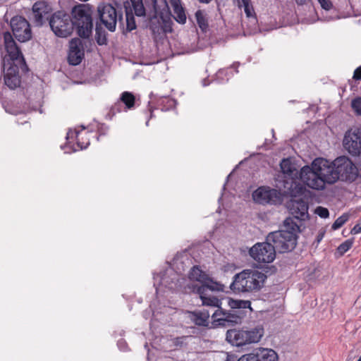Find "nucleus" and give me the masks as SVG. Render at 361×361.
Listing matches in <instances>:
<instances>
[{
    "mask_svg": "<svg viewBox=\"0 0 361 361\" xmlns=\"http://www.w3.org/2000/svg\"><path fill=\"white\" fill-rule=\"evenodd\" d=\"M72 16L73 19L63 11L54 13L49 21L51 30L58 37H67L75 27L80 37L88 38L92 35L93 29L92 13L89 6L85 4L75 6L72 10Z\"/></svg>",
    "mask_w": 361,
    "mask_h": 361,
    "instance_id": "f257e3e1",
    "label": "nucleus"
},
{
    "mask_svg": "<svg viewBox=\"0 0 361 361\" xmlns=\"http://www.w3.org/2000/svg\"><path fill=\"white\" fill-rule=\"evenodd\" d=\"M300 180L307 187L317 190L325 188L338 180L335 160L330 162L323 158L315 159L310 166L306 165L300 171Z\"/></svg>",
    "mask_w": 361,
    "mask_h": 361,
    "instance_id": "f03ea898",
    "label": "nucleus"
},
{
    "mask_svg": "<svg viewBox=\"0 0 361 361\" xmlns=\"http://www.w3.org/2000/svg\"><path fill=\"white\" fill-rule=\"evenodd\" d=\"M191 281H195L200 285L192 286V291L199 295L203 305H218L219 300L211 295L212 292L224 290V286L216 281H214L198 266L192 267L188 274Z\"/></svg>",
    "mask_w": 361,
    "mask_h": 361,
    "instance_id": "7ed1b4c3",
    "label": "nucleus"
},
{
    "mask_svg": "<svg viewBox=\"0 0 361 361\" xmlns=\"http://www.w3.org/2000/svg\"><path fill=\"white\" fill-rule=\"evenodd\" d=\"M284 229L269 233L267 240L271 242L276 252L284 253L292 251L297 245L298 223L287 217L283 221Z\"/></svg>",
    "mask_w": 361,
    "mask_h": 361,
    "instance_id": "20e7f679",
    "label": "nucleus"
},
{
    "mask_svg": "<svg viewBox=\"0 0 361 361\" xmlns=\"http://www.w3.org/2000/svg\"><path fill=\"white\" fill-rule=\"evenodd\" d=\"M267 275L257 269H245L233 276L231 289L238 293H251L260 290L267 279Z\"/></svg>",
    "mask_w": 361,
    "mask_h": 361,
    "instance_id": "39448f33",
    "label": "nucleus"
},
{
    "mask_svg": "<svg viewBox=\"0 0 361 361\" xmlns=\"http://www.w3.org/2000/svg\"><path fill=\"white\" fill-rule=\"evenodd\" d=\"M280 167L281 171L276 178V185L283 193L292 194L296 188V181L300 178V172L290 159H283Z\"/></svg>",
    "mask_w": 361,
    "mask_h": 361,
    "instance_id": "423d86ee",
    "label": "nucleus"
},
{
    "mask_svg": "<svg viewBox=\"0 0 361 361\" xmlns=\"http://www.w3.org/2000/svg\"><path fill=\"white\" fill-rule=\"evenodd\" d=\"M221 301L219 300L218 305H208L209 307H216V310L212 313V325L217 326H231L241 323L245 313L243 310H230L228 311L224 310L221 307Z\"/></svg>",
    "mask_w": 361,
    "mask_h": 361,
    "instance_id": "0eeeda50",
    "label": "nucleus"
},
{
    "mask_svg": "<svg viewBox=\"0 0 361 361\" xmlns=\"http://www.w3.org/2000/svg\"><path fill=\"white\" fill-rule=\"evenodd\" d=\"M263 335V329L255 327L251 329H230L226 332V341L237 347L257 343Z\"/></svg>",
    "mask_w": 361,
    "mask_h": 361,
    "instance_id": "6e6552de",
    "label": "nucleus"
},
{
    "mask_svg": "<svg viewBox=\"0 0 361 361\" xmlns=\"http://www.w3.org/2000/svg\"><path fill=\"white\" fill-rule=\"evenodd\" d=\"M100 22L111 32L116 30L117 21L123 27V16L118 14L116 8L110 4H101L97 6Z\"/></svg>",
    "mask_w": 361,
    "mask_h": 361,
    "instance_id": "1a4fd4ad",
    "label": "nucleus"
},
{
    "mask_svg": "<svg viewBox=\"0 0 361 361\" xmlns=\"http://www.w3.org/2000/svg\"><path fill=\"white\" fill-rule=\"evenodd\" d=\"M336 175L338 180L343 181H354L358 175L356 166L347 157H340L335 159Z\"/></svg>",
    "mask_w": 361,
    "mask_h": 361,
    "instance_id": "9d476101",
    "label": "nucleus"
},
{
    "mask_svg": "<svg viewBox=\"0 0 361 361\" xmlns=\"http://www.w3.org/2000/svg\"><path fill=\"white\" fill-rule=\"evenodd\" d=\"M276 250L271 243L266 240L264 243H258L252 246L250 251V255L256 261L263 263H270L276 257Z\"/></svg>",
    "mask_w": 361,
    "mask_h": 361,
    "instance_id": "9b49d317",
    "label": "nucleus"
},
{
    "mask_svg": "<svg viewBox=\"0 0 361 361\" xmlns=\"http://www.w3.org/2000/svg\"><path fill=\"white\" fill-rule=\"evenodd\" d=\"M254 201L258 204H279L282 202V195L276 189L269 187H259L252 193Z\"/></svg>",
    "mask_w": 361,
    "mask_h": 361,
    "instance_id": "f8f14e48",
    "label": "nucleus"
},
{
    "mask_svg": "<svg viewBox=\"0 0 361 361\" xmlns=\"http://www.w3.org/2000/svg\"><path fill=\"white\" fill-rule=\"evenodd\" d=\"M11 27L16 39L20 42H25L32 37L30 23L22 16H14L11 20Z\"/></svg>",
    "mask_w": 361,
    "mask_h": 361,
    "instance_id": "ddd939ff",
    "label": "nucleus"
},
{
    "mask_svg": "<svg viewBox=\"0 0 361 361\" xmlns=\"http://www.w3.org/2000/svg\"><path fill=\"white\" fill-rule=\"evenodd\" d=\"M343 145L351 155L361 154V129L355 128L348 130L344 135Z\"/></svg>",
    "mask_w": 361,
    "mask_h": 361,
    "instance_id": "4468645a",
    "label": "nucleus"
},
{
    "mask_svg": "<svg viewBox=\"0 0 361 361\" xmlns=\"http://www.w3.org/2000/svg\"><path fill=\"white\" fill-rule=\"evenodd\" d=\"M85 51L82 40L73 38L69 42L68 63L73 66L80 64L84 58Z\"/></svg>",
    "mask_w": 361,
    "mask_h": 361,
    "instance_id": "2eb2a0df",
    "label": "nucleus"
},
{
    "mask_svg": "<svg viewBox=\"0 0 361 361\" xmlns=\"http://www.w3.org/2000/svg\"><path fill=\"white\" fill-rule=\"evenodd\" d=\"M308 209L307 203L302 199L292 201L289 206L291 218L297 223L308 217Z\"/></svg>",
    "mask_w": 361,
    "mask_h": 361,
    "instance_id": "dca6fc26",
    "label": "nucleus"
},
{
    "mask_svg": "<svg viewBox=\"0 0 361 361\" xmlns=\"http://www.w3.org/2000/svg\"><path fill=\"white\" fill-rule=\"evenodd\" d=\"M51 7L46 1H37L32 6L33 19L37 26H42L49 18Z\"/></svg>",
    "mask_w": 361,
    "mask_h": 361,
    "instance_id": "f3484780",
    "label": "nucleus"
},
{
    "mask_svg": "<svg viewBox=\"0 0 361 361\" xmlns=\"http://www.w3.org/2000/svg\"><path fill=\"white\" fill-rule=\"evenodd\" d=\"M4 44L5 51L12 60H18L20 58H23L20 49L9 32L4 33Z\"/></svg>",
    "mask_w": 361,
    "mask_h": 361,
    "instance_id": "a211bd4d",
    "label": "nucleus"
},
{
    "mask_svg": "<svg viewBox=\"0 0 361 361\" xmlns=\"http://www.w3.org/2000/svg\"><path fill=\"white\" fill-rule=\"evenodd\" d=\"M159 283L169 290H176L178 287V276L172 269H168L160 276Z\"/></svg>",
    "mask_w": 361,
    "mask_h": 361,
    "instance_id": "6ab92c4d",
    "label": "nucleus"
},
{
    "mask_svg": "<svg viewBox=\"0 0 361 361\" xmlns=\"http://www.w3.org/2000/svg\"><path fill=\"white\" fill-rule=\"evenodd\" d=\"M4 82L10 89H15L20 83V77L18 74V68L10 67L4 73Z\"/></svg>",
    "mask_w": 361,
    "mask_h": 361,
    "instance_id": "aec40b11",
    "label": "nucleus"
},
{
    "mask_svg": "<svg viewBox=\"0 0 361 361\" xmlns=\"http://www.w3.org/2000/svg\"><path fill=\"white\" fill-rule=\"evenodd\" d=\"M210 312L208 310L203 309L199 311L191 312L190 319L197 326H207Z\"/></svg>",
    "mask_w": 361,
    "mask_h": 361,
    "instance_id": "412c9836",
    "label": "nucleus"
},
{
    "mask_svg": "<svg viewBox=\"0 0 361 361\" xmlns=\"http://www.w3.org/2000/svg\"><path fill=\"white\" fill-rule=\"evenodd\" d=\"M123 6L125 8L126 13V32H129L136 29L137 25L135 23V19L134 16V13H133L132 8L128 1H126L123 4Z\"/></svg>",
    "mask_w": 361,
    "mask_h": 361,
    "instance_id": "4be33fe9",
    "label": "nucleus"
},
{
    "mask_svg": "<svg viewBox=\"0 0 361 361\" xmlns=\"http://www.w3.org/2000/svg\"><path fill=\"white\" fill-rule=\"evenodd\" d=\"M173 7V16L179 23H185L186 21V16L185 11L180 4V0H171Z\"/></svg>",
    "mask_w": 361,
    "mask_h": 361,
    "instance_id": "5701e85b",
    "label": "nucleus"
},
{
    "mask_svg": "<svg viewBox=\"0 0 361 361\" xmlns=\"http://www.w3.org/2000/svg\"><path fill=\"white\" fill-rule=\"evenodd\" d=\"M258 361H277L278 355L272 349L263 348L257 353Z\"/></svg>",
    "mask_w": 361,
    "mask_h": 361,
    "instance_id": "b1692460",
    "label": "nucleus"
},
{
    "mask_svg": "<svg viewBox=\"0 0 361 361\" xmlns=\"http://www.w3.org/2000/svg\"><path fill=\"white\" fill-rule=\"evenodd\" d=\"M135 96L129 92H124L121 94L120 101L123 104H125L124 111H127L128 109L133 108L135 105Z\"/></svg>",
    "mask_w": 361,
    "mask_h": 361,
    "instance_id": "393cba45",
    "label": "nucleus"
},
{
    "mask_svg": "<svg viewBox=\"0 0 361 361\" xmlns=\"http://www.w3.org/2000/svg\"><path fill=\"white\" fill-rule=\"evenodd\" d=\"M228 305L231 310H243L247 308H250L251 303L249 300H233L230 299ZM245 313V312H243Z\"/></svg>",
    "mask_w": 361,
    "mask_h": 361,
    "instance_id": "a878e982",
    "label": "nucleus"
},
{
    "mask_svg": "<svg viewBox=\"0 0 361 361\" xmlns=\"http://www.w3.org/2000/svg\"><path fill=\"white\" fill-rule=\"evenodd\" d=\"M195 18L199 27L202 30V31L206 32L208 28V23L204 12L198 10L195 13Z\"/></svg>",
    "mask_w": 361,
    "mask_h": 361,
    "instance_id": "bb28decb",
    "label": "nucleus"
},
{
    "mask_svg": "<svg viewBox=\"0 0 361 361\" xmlns=\"http://www.w3.org/2000/svg\"><path fill=\"white\" fill-rule=\"evenodd\" d=\"M132 10L134 11V14L137 17L146 16V9L144 6L142 0L139 1L137 3L131 4Z\"/></svg>",
    "mask_w": 361,
    "mask_h": 361,
    "instance_id": "cd10ccee",
    "label": "nucleus"
},
{
    "mask_svg": "<svg viewBox=\"0 0 361 361\" xmlns=\"http://www.w3.org/2000/svg\"><path fill=\"white\" fill-rule=\"evenodd\" d=\"M176 100L171 98L163 97L159 101L158 104L162 106V111H168L173 108L176 106Z\"/></svg>",
    "mask_w": 361,
    "mask_h": 361,
    "instance_id": "c85d7f7f",
    "label": "nucleus"
},
{
    "mask_svg": "<svg viewBox=\"0 0 361 361\" xmlns=\"http://www.w3.org/2000/svg\"><path fill=\"white\" fill-rule=\"evenodd\" d=\"M124 107L123 104L120 100L117 101L110 109L107 116L109 117L110 119L113 118L117 113L121 112L123 110L124 111Z\"/></svg>",
    "mask_w": 361,
    "mask_h": 361,
    "instance_id": "c756f323",
    "label": "nucleus"
},
{
    "mask_svg": "<svg viewBox=\"0 0 361 361\" xmlns=\"http://www.w3.org/2000/svg\"><path fill=\"white\" fill-rule=\"evenodd\" d=\"M348 218L349 216L348 214H342L334 221L331 226V228L334 231L340 228L348 220Z\"/></svg>",
    "mask_w": 361,
    "mask_h": 361,
    "instance_id": "7c9ffc66",
    "label": "nucleus"
},
{
    "mask_svg": "<svg viewBox=\"0 0 361 361\" xmlns=\"http://www.w3.org/2000/svg\"><path fill=\"white\" fill-rule=\"evenodd\" d=\"M353 245L352 240H346L345 242L341 243L337 248L338 252L341 255L345 254L347 251H348Z\"/></svg>",
    "mask_w": 361,
    "mask_h": 361,
    "instance_id": "2f4dec72",
    "label": "nucleus"
},
{
    "mask_svg": "<svg viewBox=\"0 0 361 361\" xmlns=\"http://www.w3.org/2000/svg\"><path fill=\"white\" fill-rule=\"evenodd\" d=\"M228 71L229 68L220 69L216 74V80L220 83L227 82L229 78L224 79V77L228 75Z\"/></svg>",
    "mask_w": 361,
    "mask_h": 361,
    "instance_id": "473e14b6",
    "label": "nucleus"
},
{
    "mask_svg": "<svg viewBox=\"0 0 361 361\" xmlns=\"http://www.w3.org/2000/svg\"><path fill=\"white\" fill-rule=\"evenodd\" d=\"M351 107L357 115L361 116V97H356L352 100Z\"/></svg>",
    "mask_w": 361,
    "mask_h": 361,
    "instance_id": "72a5a7b5",
    "label": "nucleus"
},
{
    "mask_svg": "<svg viewBox=\"0 0 361 361\" xmlns=\"http://www.w3.org/2000/svg\"><path fill=\"white\" fill-rule=\"evenodd\" d=\"M315 214L321 218H327L329 216V212L328 209L319 206L315 209Z\"/></svg>",
    "mask_w": 361,
    "mask_h": 361,
    "instance_id": "f704fd0d",
    "label": "nucleus"
},
{
    "mask_svg": "<svg viewBox=\"0 0 361 361\" xmlns=\"http://www.w3.org/2000/svg\"><path fill=\"white\" fill-rule=\"evenodd\" d=\"M95 31H96V35H97V43L99 45L105 44L106 43V37L104 35L102 36L100 35V28L99 27V25H98L97 23L96 25Z\"/></svg>",
    "mask_w": 361,
    "mask_h": 361,
    "instance_id": "c9c22d12",
    "label": "nucleus"
},
{
    "mask_svg": "<svg viewBox=\"0 0 361 361\" xmlns=\"http://www.w3.org/2000/svg\"><path fill=\"white\" fill-rule=\"evenodd\" d=\"M237 361H258L257 355L249 353L242 355Z\"/></svg>",
    "mask_w": 361,
    "mask_h": 361,
    "instance_id": "e433bc0d",
    "label": "nucleus"
},
{
    "mask_svg": "<svg viewBox=\"0 0 361 361\" xmlns=\"http://www.w3.org/2000/svg\"><path fill=\"white\" fill-rule=\"evenodd\" d=\"M187 336L176 337L171 340L172 344L175 347H182L185 344Z\"/></svg>",
    "mask_w": 361,
    "mask_h": 361,
    "instance_id": "4c0bfd02",
    "label": "nucleus"
},
{
    "mask_svg": "<svg viewBox=\"0 0 361 361\" xmlns=\"http://www.w3.org/2000/svg\"><path fill=\"white\" fill-rule=\"evenodd\" d=\"M322 8L329 11L333 5L330 0H318Z\"/></svg>",
    "mask_w": 361,
    "mask_h": 361,
    "instance_id": "58836bf2",
    "label": "nucleus"
},
{
    "mask_svg": "<svg viewBox=\"0 0 361 361\" xmlns=\"http://www.w3.org/2000/svg\"><path fill=\"white\" fill-rule=\"evenodd\" d=\"M152 7H153V13H149L148 15V18L151 20L157 18V14L158 12L157 8V0H152Z\"/></svg>",
    "mask_w": 361,
    "mask_h": 361,
    "instance_id": "ea45409f",
    "label": "nucleus"
},
{
    "mask_svg": "<svg viewBox=\"0 0 361 361\" xmlns=\"http://www.w3.org/2000/svg\"><path fill=\"white\" fill-rule=\"evenodd\" d=\"M244 11L248 18L252 17L255 15L253 6L251 4L244 8Z\"/></svg>",
    "mask_w": 361,
    "mask_h": 361,
    "instance_id": "a19ab883",
    "label": "nucleus"
},
{
    "mask_svg": "<svg viewBox=\"0 0 361 361\" xmlns=\"http://www.w3.org/2000/svg\"><path fill=\"white\" fill-rule=\"evenodd\" d=\"M78 134H79V132L78 130H73L70 129L66 134V140L72 139L75 137L77 138L78 137Z\"/></svg>",
    "mask_w": 361,
    "mask_h": 361,
    "instance_id": "79ce46f5",
    "label": "nucleus"
},
{
    "mask_svg": "<svg viewBox=\"0 0 361 361\" xmlns=\"http://www.w3.org/2000/svg\"><path fill=\"white\" fill-rule=\"evenodd\" d=\"M353 79L355 80H361V66L357 68L353 74Z\"/></svg>",
    "mask_w": 361,
    "mask_h": 361,
    "instance_id": "37998d69",
    "label": "nucleus"
},
{
    "mask_svg": "<svg viewBox=\"0 0 361 361\" xmlns=\"http://www.w3.org/2000/svg\"><path fill=\"white\" fill-rule=\"evenodd\" d=\"M352 234H358L361 233V222L357 224L354 226V227L351 229Z\"/></svg>",
    "mask_w": 361,
    "mask_h": 361,
    "instance_id": "c03bdc74",
    "label": "nucleus"
},
{
    "mask_svg": "<svg viewBox=\"0 0 361 361\" xmlns=\"http://www.w3.org/2000/svg\"><path fill=\"white\" fill-rule=\"evenodd\" d=\"M239 6H243V8H245L246 6H248L250 4V0H240L238 1Z\"/></svg>",
    "mask_w": 361,
    "mask_h": 361,
    "instance_id": "a18cd8bd",
    "label": "nucleus"
},
{
    "mask_svg": "<svg viewBox=\"0 0 361 361\" xmlns=\"http://www.w3.org/2000/svg\"><path fill=\"white\" fill-rule=\"evenodd\" d=\"M77 145L81 149H83L87 147V146L90 145V142L88 141L85 145H83L82 142L78 140Z\"/></svg>",
    "mask_w": 361,
    "mask_h": 361,
    "instance_id": "49530a36",
    "label": "nucleus"
},
{
    "mask_svg": "<svg viewBox=\"0 0 361 361\" xmlns=\"http://www.w3.org/2000/svg\"><path fill=\"white\" fill-rule=\"evenodd\" d=\"M225 361H236V357L233 355H226Z\"/></svg>",
    "mask_w": 361,
    "mask_h": 361,
    "instance_id": "de8ad7c7",
    "label": "nucleus"
},
{
    "mask_svg": "<svg viewBox=\"0 0 361 361\" xmlns=\"http://www.w3.org/2000/svg\"><path fill=\"white\" fill-rule=\"evenodd\" d=\"M324 237V233H321L317 236V243H319Z\"/></svg>",
    "mask_w": 361,
    "mask_h": 361,
    "instance_id": "09e8293b",
    "label": "nucleus"
},
{
    "mask_svg": "<svg viewBox=\"0 0 361 361\" xmlns=\"http://www.w3.org/2000/svg\"><path fill=\"white\" fill-rule=\"evenodd\" d=\"M202 82V86H204V87H206L209 85V82H207V79H204Z\"/></svg>",
    "mask_w": 361,
    "mask_h": 361,
    "instance_id": "8fccbe9b",
    "label": "nucleus"
},
{
    "mask_svg": "<svg viewBox=\"0 0 361 361\" xmlns=\"http://www.w3.org/2000/svg\"><path fill=\"white\" fill-rule=\"evenodd\" d=\"M238 65H239V63H233V64L232 65V67H234L235 68H236V70H235V73H238V71L237 70V68H238Z\"/></svg>",
    "mask_w": 361,
    "mask_h": 361,
    "instance_id": "3c124183",
    "label": "nucleus"
},
{
    "mask_svg": "<svg viewBox=\"0 0 361 361\" xmlns=\"http://www.w3.org/2000/svg\"><path fill=\"white\" fill-rule=\"evenodd\" d=\"M200 2L202 3H205V4H208L212 0H199Z\"/></svg>",
    "mask_w": 361,
    "mask_h": 361,
    "instance_id": "603ef678",
    "label": "nucleus"
},
{
    "mask_svg": "<svg viewBox=\"0 0 361 361\" xmlns=\"http://www.w3.org/2000/svg\"><path fill=\"white\" fill-rule=\"evenodd\" d=\"M122 344H124V341H119L118 342V347H119V348H121V345H122Z\"/></svg>",
    "mask_w": 361,
    "mask_h": 361,
    "instance_id": "864d4df0",
    "label": "nucleus"
},
{
    "mask_svg": "<svg viewBox=\"0 0 361 361\" xmlns=\"http://www.w3.org/2000/svg\"><path fill=\"white\" fill-rule=\"evenodd\" d=\"M126 345V343H124V344H122V347H121V349H123V350H124V349L123 348V347H124V345Z\"/></svg>",
    "mask_w": 361,
    "mask_h": 361,
    "instance_id": "5fc2aeb1",
    "label": "nucleus"
},
{
    "mask_svg": "<svg viewBox=\"0 0 361 361\" xmlns=\"http://www.w3.org/2000/svg\"><path fill=\"white\" fill-rule=\"evenodd\" d=\"M148 125H149V120H147L146 122V126H148Z\"/></svg>",
    "mask_w": 361,
    "mask_h": 361,
    "instance_id": "6e6d98bb",
    "label": "nucleus"
},
{
    "mask_svg": "<svg viewBox=\"0 0 361 361\" xmlns=\"http://www.w3.org/2000/svg\"><path fill=\"white\" fill-rule=\"evenodd\" d=\"M152 117V112L151 111V114H150V118Z\"/></svg>",
    "mask_w": 361,
    "mask_h": 361,
    "instance_id": "4d7b16f0",
    "label": "nucleus"
},
{
    "mask_svg": "<svg viewBox=\"0 0 361 361\" xmlns=\"http://www.w3.org/2000/svg\"><path fill=\"white\" fill-rule=\"evenodd\" d=\"M357 361H361V357Z\"/></svg>",
    "mask_w": 361,
    "mask_h": 361,
    "instance_id": "13d9d810",
    "label": "nucleus"
}]
</instances>
